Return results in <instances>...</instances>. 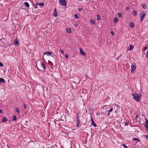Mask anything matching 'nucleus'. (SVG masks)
Segmentation results:
<instances>
[{"instance_id":"obj_18","label":"nucleus","mask_w":148,"mask_h":148,"mask_svg":"<svg viewBox=\"0 0 148 148\" xmlns=\"http://www.w3.org/2000/svg\"><path fill=\"white\" fill-rule=\"evenodd\" d=\"M118 20L117 18H114V21H113V22L114 23H115L118 22Z\"/></svg>"},{"instance_id":"obj_35","label":"nucleus","mask_w":148,"mask_h":148,"mask_svg":"<svg viewBox=\"0 0 148 148\" xmlns=\"http://www.w3.org/2000/svg\"><path fill=\"white\" fill-rule=\"evenodd\" d=\"M16 120V117L15 116H14L13 117V120L14 121H15Z\"/></svg>"},{"instance_id":"obj_45","label":"nucleus","mask_w":148,"mask_h":148,"mask_svg":"<svg viewBox=\"0 0 148 148\" xmlns=\"http://www.w3.org/2000/svg\"><path fill=\"white\" fill-rule=\"evenodd\" d=\"M37 69H38V70H40V71H42V70H41V69H39L38 67L37 66Z\"/></svg>"},{"instance_id":"obj_54","label":"nucleus","mask_w":148,"mask_h":148,"mask_svg":"<svg viewBox=\"0 0 148 148\" xmlns=\"http://www.w3.org/2000/svg\"><path fill=\"white\" fill-rule=\"evenodd\" d=\"M49 63H51V61H49Z\"/></svg>"},{"instance_id":"obj_49","label":"nucleus","mask_w":148,"mask_h":148,"mask_svg":"<svg viewBox=\"0 0 148 148\" xmlns=\"http://www.w3.org/2000/svg\"><path fill=\"white\" fill-rule=\"evenodd\" d=\"M147 49V47H144V49L145 50H146Z\"/></svg>"},{"instance_id":"obj_38","label":"nucleus","mask_w":148,"mask_h":148,"mask_svg":"<svg viewBox=\"0 0 148 148\" xmlns=\"http://www.w3.org/2000/svg\"><path fill=\"white\" fill-rule=\"evenodd\" d=\"M3 65V64L1 62H0V67L2 66Z\"/></svg>"},{"instance_id":"obj_57","label":"nucleus","mask_w":148,"mask_h":148,"mask_svg":"<svg viewBox=\"0 0 148 148\" xmlns=\"http://www.w3.org/2000/svg\"><path fill=\"white\" fill-rule=\"evenodd\" d=\"M53 56H54V55H51V56L52 57H53Z\"/></svg>"},{"instance_id":"obj_46","label":"nucleus","mask_w":148,"mask_h":148,"mask_svg":"<svg viewBox=\"0 0 148 148\" xmlns=\"http://www.w3.org/2000/svg\"><path fill=\"white\" fill-rule=\"evenodd\" d=\"M0 113H3V112L2 111V110L0 109Z\"/></svg>"},{"instance_id":"obj_48","label":"nucleus","mask_w":148,"mask_h":148,"mask_svg":"<svg viewBox=\"0 0 148 148\" xmlns=\"http://www.w3.org/2000/svg\"><path fill=\"white\" fill-rule=\"evenodd\" d=\"M122 56V55L121 54H120V55H119L118 57V58H120V57H121Z\"/></svg>"},{"instance_id":"obj_56","label":"nucleus","mask_w":148,"mask_h":148,"mask_svg":"<svg viewBox=\"0 0 148 148\" xmlns=\"http://www.w3.org/2000/svg\"><path fill=\"white\" fill-rule=\"evenodd\" d=\"M44 55L43 56V59H44V60H45V59H44Z\"/></svg>"},{"instance_id":"obj_33","label":"nucleus","mask_w":148,"mask_h":148,"mask_svg":"<svg viewBox=\"0 0 148 148\" xmlns=\"http://www.w3.org/2000/svg\"><path fill=\"white\" fill-rule=\"evenodd\" d=\"M125 125L126 126V125H128V124H129V123L128 122H127V121H126L125 123Z\"/></svg>"},{"instance_id":"obj_37","label":"nucleus","mask_w":148,"mask_h":148,"mask_svg":"<svg viewBox=\"0 0 148 148\" xmlns=\"http://www.w3.org/2000/svg\"><path fill=\"white\" fill-rule=\"evenodd\" d=\"M60 52H61L62 54H64V51L63 50H60Z\"/></svg>"},{"instance_id":"obj_34","label":"nucleus","mask_w":148,"mask_h":148,"mask_svg":"<svg viewBox=\"0 0 148 148\" xmlns=\"http://www.w3.org/2000/svg\"><path fill=\"white\" fill-rule=\"evenodd\" d=\"M65 56V57L66 58H68L69 57V56L67 54H65V55H64Z\"/></svg>"},{"instance_id":"obj_12","label":"nucleus","mask_w":148,"mask_h":148,"mask_svg":"<svg viewBox=\"0 0 148 148\" xmlns=\"http://www.w3.org/2000/svg\"><path fill=\"white\" fill-rule=\"evenodd\" d=\"M134 26V24L133 23L130 22V27H133Z\"/></svg>"},{"instance_id":"obj_42","label":"nucleus","mask_w":148,"mask_h":148,"mask_svg":"<svg viewBox=\"0 0 148 148\" xmlns=\"http://www.w3.org/2000/svg\"><path fill=\"white\" fill-rule=\"evenodd\" d=\"M146 139L148 140V135H146Z\"/></svg>"},{"instance_id":"obj_47","label":"nucleus","mask_w":148,"mask_h":148,"mask_svg":"<svg viewBox=\"0 0 148 148\" xmlns=\"http://www.w3.org/2000/svg\"><path fill=\"white\" fill-rule=\"evenodd\" d=\"M75 27H76L77 26V23H75L74 24Z\"/></svg>"},{"instance_id":"obj_5","label":"nucleus","mask_w":148,"mask_h":148,"mask_svg":"<svg viewBox=\"0 0 148 148\" xmlns=\"http://www.w3.org/2000/svg\"><path fill=\"white\" fill-rule=\"evenodd\" d=\"M91 121H92V123H91V124L92 125H93V126H94V127H96L97 126V125L95 123L92 117V116H91Z\"/></svg>"},{"instance_id":"obj_26","label":"nucleus","mask_w":148,"mask_h":148,"mask_svg":"<svg viewBox=\"0 0 148 148\" xmlns=\"http://www.w3.org/2000/svg\"><path fill=\"white\" fill-rule=\"evenodd\" d=\"M16 111L17 113H19L20 112V110L18 108H16Z\"/></svg>"},{"instance_id":"obj_20","label":"nucleus","mask_w":148,"mask_h":148,"mask_svg":"<svg viewBox=\"0 0 148 148\" xmlns=\"http://www.w3.org/2000/svg\"><path fill=\"white\" fill-rule=\"evenodd\" d=\"M66 31L69 33H71V29L70 28H66Z\"/></svg>"},{"instance_id":"obj_17","label":"nucleus","mask_w":148,"mask_h":148,"mask_svg":"<svg viewBox=\"0 0 148 148\" xmlns=\"http://www.w3.org/2000/svg\"><path fill=\"white\" fill-rule=\"evenodd\" d=\"M142 7L144 9H146L147 8V6L146 5L143 4L141 5Z\"/></svg>"},{"instance_id":"obj_15","label":"nucleus","mask_w":148,"mask_h":148,"mask_svg":"<svg viewBox=\"0 0 148 148\" xmlns=\"http://www.w3.org/2000/svg\"><path fill=\"white\" fill-rule=\"evenodd\" d=\"M40 5V6H44V3H36V5Z\"/></svg>"},{"instance_id":"obj_28","label":"nucleus","mask_w":148,"mask_h":148,"mask_svg":"<svg viewBox=\"0 0 148 148\" xmlns=\"http://www.w3.org/2000/svg\"><path fill=\"white\" fill-rule=\"evenodd\" d=\"M77 122V127H78L79 126V123H80V121H76Z\"/></svg>"},{"instance_id":"obj_29","label":"nucleus","mask_w":148,"mask_h":148,"mask_svg":"<svg viewBox=\"0 0 148 148\" xmlns=\"http://www.w3.org/2000/svg\"><path fill=\"white\" fill-rule=\"evenodd\" d=\"M75 18H79L78 15L77 14H75Z\"/></svg>"},{"instance_id":"obj_32","label":"nucleus","mask_w":148,"mask_h":148,"mask_svg":"<svg viewBox=\"0 0 148 148\" xmlns=\"http://www.w3.org/2000/svg\"><path fill=\"white\" fill-rule=\"evenodd\" d=\"M24 108L25 109H26L27 107V105L26 104H24L23 105Z\"/></svg>"},{"instance_id":"obj_53","label":"nucleus","mask_w":148,"mask_h":148,"mask_svg":"<svg viewBox=\"0 0 148 148\" xmlns=\"http://www.w3.org/2000/svg\"><path fill=\"white\" fill-rule=\"evenodd\" d=\"M98 114H99V113H97L96 114V115H98Z\"/></svg>"},{"instance_id":"obj_10","label":"nucleus","mask_w":148,"mask_h":148,"mask_svg":"<svg viewBox=\"0 0 148 148\" xmlns=\"http://www.w3.org/2000/svg\"><path fill=\"white\" fill-rule=\"evenodd\" d=\"M90 22L93 24H95L96 23L95 21L92 19H91L90 20Z\"/></svg>"},{"instance_id":"obj_14","label":"nucleus","mask_w":148,"mask_h":148,"mask_svg":"<svg viewBox=\"0 0 148 148\" xmlns=\"http://www.w3.org/2000/svg\"><path fill=\"white\" fill-rule=\"evenodd\" d=\"M24 4L25 5V6L27 8L29 7V5L27 2H25L24 3Z\"/></svg>"},{"instance_id":"obj_44","label":"nucleus","mask_w":148,"mask_h":148,"mask_svg":"<svg viewBox=\"0 0 148 148\" xmlns=\"http://www.w3.org/2000/svg\"><path fill=\"white\" fill-rule=\"evenodd\" d=\"M37 69H38V70H40V71H42V70H41V69H39L38 67L37 66Z\"/></svg>"},{"instance_id":"obj_51","label":"nucleus","mask_w":148,"mask_h":148,"mask_svg":"<svg viewBox=\"0 0 148 148\" xmlns=\"http://www.w3.org/2000/svg\"><path fill=\"white\" fill-rule=\"evenodd\" d=\"M138 117V115H136L135 116V118H136V119Z\"/></svg>"},{"instance_id":"obj_21","label":"nucleus","mask_w":148,"mask_h":148,"mask_svg":"<svg viewBox=\"0 0 148 148\" xmlns=\"http://www.w3.org/2000/svg\"><path fill=\"white\" fill-rule=\"evenodd\" d=\"M97 17V19L99 20H100L101 19V16L97 14L96 15Z\"/></svg>"},{"instance_id":"obj_55","label":"nucleus","mask_w":148,"mask_h":148,"mask_svg":"<svg viewBox=\"0 0 148 148\" xmlns=\"http://www.w3.org/2000/svg\"><path fill=\"white\" fill-rule=\"evenodd\" d=\"M37 8V5H36V6L35 7V8Z\"/></svg>"},{"instance_id":"obj_25","label":"nucleus","mask_w":148,"mask_h":148,"mask_svg":"<svg viewBox=\"0 0 148 148\" xmlns=\"http://www.w3.org/2000/svg\"><path fill=\"white\" fill-rule=\"evenodd\" d=\"M133 140L134 141L137 140L138 141H140V140L139 139H138L137 138H133Z\"/></svg>"},{"instance_id":"obj_9","label":"nucleus","mask_w":148,"mask_h":148,"mask_svg":"<svg viewBox=\"0 0 148 148\" xmlns=\"http://www.w3.org/2000/svg\"><path fill=\"white\" fill-rule=\"evenodd\" d=\"M52 54V52H49V51L45 52L44 53V55L46 54L48 56H49V55H51Z\"/></svg>"},{"instance_id":"obj_2","label":"nucleus","mask_w":148,"mask_h":148,"mask_svg":"<svg viewBox=\"0 0 148 148\" xmlns=\"http://www.w3.org/2000/svg\"><path fill=\"white\" fill-rule=\"evenodd\" d=\"M146 14L144 11L142 12L140 14V16L141 18L140 21L141 22L143 19L144 17L146 16Z\"/></svg>"},{"instance_id":"obj_40","label":"nucleus","mask_w":148,"mask_h":148,"mask_svg":"<svg viewBox=\"0 0 148 148\" xmlns=\"http://www.w3.org/2000/svg\"><path fill=\"white\" fill-rule=\"evenodd\" d=\"M82 10V8H79L78 9V11H79V12H81Z\"/></svg>"},{"instance_id":"obj_19","label":"nucleus","mask_w":148,"mask_h":148,"mask_svg":"<svg viewBox=\"0 0 148 148\" xmlns=\"http://www.w3.org/2000/svg\"><path fill=\"white\" fill-rule=\"evenodd\" d=\"M113 110V108H112L108 111V116H109L110 115V112H112Z\"/></svg>"},{"instance_id":"obj_58","label":"nucleus","mask_w":148,"mask_h":148,"mask_svg":"<svg viewBox=\"0 0 148 148\" xmlns=\"http://www.w3.org/2000/svg\"><path fill=\"white\" fill-rule=\"evenodd\" d=\"M119 58H118H118H117V60H119Z\"/></svg>"},{"instance_id":"obj_1","label":"nucleus","mask_w":148,"mask_h":148,"mask_svg":"<svg viewBox=\"0 0 148 148\" xmlns=\"http://www.w3.org/2000/svg\"><path fill=\"white\" fill-rule=\"evenodd\" d=\"M132 95L133 97L138 102L141 99V95H139L136 93H133Z\"/></svg>"},{"instance_id":"obj_24","label":"nucleus","mask_w":148,"mask_h":148,"mask_svg":"<svg viewBox=\"0 0 148 148\" xmlns=\"http://www.w3.org/2000/svg\"><path fill=\"white\" fill-rule=\"evenodd\" d=\"M79 114L78 113L77 114V119H76V121H80V120L79 119Z\"/></svg>"},{"instance_id":"obj_23","label":"nucleus","mask_w":148,"mask_h":148,"mask_svg":"<svg viewBox=\"0 0 148 148\" xmlns=\"http://www.w3.org/2000/svg\"><path fill=\"white\" fill-rule=\"evenodd\" d=\"M7 119L5 118H3L2 120V122H5L7 121Z\"/></svg>"},{"instance_id":"obj_16","label":"nucleus","mask_w":148,"mask_h":148,"mask_svg":"<svg viewBox=\"0 0 148 148\" xmlns=\"http://www.w3.org/2000/svg\"><path fill=\"white\" fill-rule=\"evenodd\" d=\"M134 47V46L133 45H130V50H131Z\"/></svg>"},{"instance_id":"obj_13","label":"nucleus","mask_w":148,"mask_h":148,"mask_svg":"<svg viewBox=\"0 0 148 148\" xmlns=\"http://www.w3.org/2000/svg\"><path fill=\"white\" fill-rule=\"evenodd\" d=\"M14 43L15 45H18L19 44V42L18 40H15L14 41Z\"/></svg>"},{"instance_id":"obj_4","label":"nucleus","mask_w":148,"mask_h":148,"mask_svg":"<svg viewBox=\"0 0 148 148\" xmlns=\"http://www.w3.org/2000/svg\"><path fill=\"white\" fill-rule=\"evenodd\" d=\"M59 3L62 5H66L65 0H59Z\"/></svg>"},{"instance_id":"obj_41","label":"nucleus","mask_w":148,"mask_h":148,"mask_svg":"<svg viewBox=\"0 0 148 148\" xmlns=\"http://www.w3.org/2000/svg\"><path fill=\"white\" fill-rule=\"evenodd\" d=\"M146 54H147V59H148V51H147V52H146Z\"/></svg>"},{"instance_id":"obj_50","label":"nucleus","mask_w":148,"mask_h":148,"mask_svg":"<svg viewBox=\"0 0 148 148\" xmlns=\"http://www.w3.org/2000/svg\"><path fill=\"white\" fill-rule=\"evenodd\" d=\"M126 9L127 10H129V7H127L126 8Z\"/></svg>"},{"instance_id":"obj_27","label":"nucleus","mask_w":148,"mask_h":148,"mask_svg":"<svg viewBox=\"0 0 148 148\" xmlns=\"http://www.w3.org/2000/svg\"><path fill=\"white\" fill-rule=\"evenodd\" d=\"M145 127H146V131H148V125H145Z\"/></svg>"},{"instance_id":"obj_52","label":"nucleus","mask_w":148,"mask_h":148,"mask_svg":"<svg viewBox=\"0 0 148 148\" xmlns=\"http://www.w3.org/2000/svg\"><path fill=\"white\" fill-rule=\"evenodd\" d=\"M57 52H58L57 51H55V53H57Z\"/></svg>"},{"instance_id":"obj_8","label":"nucleus","mask_w":148,"mask_h":148,"mask_svg":"<svg viewBox=\"0 0 148 148\" xmlns=\"http://www.w3.org/2000/svg\"><path fill=\"white\" fill-rule=\"evenodd\" d=\"M80 53L84 56H85L86 55V53L83 51V50L82 49H80Z\"/></svg>"},{"instance_id":"obj_36","label":"nucleus","mask_w":148,"mask_h":148,"mask_svg":"<svg viewBox=\"0 0 148 148\" xmlns=\"http://www.w3.org/2000/svg\"><path fill=\"white\" fill-rule=\"evenodd\" d=\"M110 33H111L112 35L113 36H114V32L112 31H111Z\"/></svg>"},{"instance_id":"obj_39","label":"nucleus","mask_w":148,"mask_h":148,"mask_svg":"<svg viewBox=\"0 0 148 148\" xmlns=\"http://www.w3.org/2000/svg\"><path fill=\"white\" fill-rule=\"evenodd\" d=\"M123 146L125 148H127V146H126L125 144H123Z\"/></svg>"},{"instance_id":"obj_31","label":"nucleus","mask_w":148,"mask_h":148,"mask_svg":"<svg viewBox=\"0 0 148 148\" xmlns=\"http://www.w3.org/2000/svg\"><path fill=\"white\" fill-rule=\"evenodd\" d=\"M148 125V120L146 118V123L145 125Z\"/></svg>"},{"instance_id":"obj_30","label":"nucleus","mask_w":148,"mask_h":148,"mask_svg":"<svg viewBox=\"0 0 148 148\" xmlns=\"http://www.w3.org/2000/svg\"><path fill=\"white\" fill-rule=\"evenodd\" d=\"M118 15L119 17H121L122 16V14L121 13H118Z\"/></svg>"},{"instance_id":"obj_7","label":"nucleus","mask_w":148,"mask_h":148,"mask_svg":"<svg viewBox=\"0 0 148 148\" xmlns=\"http://www.w3.org/2000/svg\"><path fill=\"white\" fill-rule=\"evenodd\" d=\"M53 16L55 17H56L58 16L57 13L56 9L55 8L54 9V12L53 13Z\"/></svg>"},{"instance_id":"obj_3","label":"nucleus","mask_w":148,"mask_h":148,"mask_svg":"<svg viewBox=\"0 0 148 148\" xmlns=\"http://www.w3.org/2000/svg\"><path fill=\"white\" fill-rule=\"evenodd\" d=\"M136 68V66L135 64L134 63H132L131 66V72L133 73L135 71Z\"/></svg>"},{"instance_id":"obj_43","label":"nucleus","mask_w":148,"mask_h":148,"mask_svg":"<svg viewBox=\"0 0 148 148\" xmlns=\"http://www.w3.org/2000/svg\"><path fill=\"white\" fill-rule=\"evenodd\" d=\"M84 76L86 77V78H87V77H88V76L87 74H85L84 75Z\"/></svg>"},{"instance_id":"obj_11","label":"nucleus","mask_w":148,"mask_h":148,"mask_svg":"<svg viewBox=\"0 0 148 148\" xmlns=\"http://www.w3.org/2000/svg\"><path fill=\"white\" fill-rule=\"evenodd\" d=\"M5 81L3 78H0V83H5Z\"/></svg>"},{"instance_id":"obj_6","label":"nucleus","mask_w":148,"mask_h":148,"mask_svg":"<svg viewBox=\"0 0 148 148\" xmlns=\"http://www.w3.org/2000/svg\"><path fill=\"white\" fill-rule=\"evenodd\" d=\"M41 66L42 68L43 69V70H45L46 69V66L44 62H42L41 63Z\"/></svg>"},{"instance_id":"obj_22","label":"nucleus","mask_w":148,"mask_h":148,"mask_svg":"<svg viewBox=\"0 0 148 148\" xmlns=\"http://www.w3.org/2000/svg\"><path fill=\"white\" fill-rule=\"evenodd\" d=\"M133 12L134 13V14H133L134 16H135L137 15V12L136 11L134 10V11H133Z\"/></svg>"}]
</instances>
